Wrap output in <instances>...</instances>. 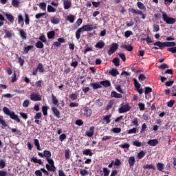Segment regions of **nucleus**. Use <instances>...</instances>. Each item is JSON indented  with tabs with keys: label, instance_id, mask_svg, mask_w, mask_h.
I'll return each mask as SVG.
<instances>
[{
	"label": "nucleus",
	"instance_id": "dca6fc26",
	"mask_svg": "<svg viewBox=\"0 0 176 176\" xmlns=\"http://www.w3.org/2000/svg\"><path fill=\"white\" fill-rule=\"evenodd\" d=\"M120 48L125 49L127 52H133V49H134L131 45H127L124 44L121 45Z\"/></svg>",
	"mask_w": 176,
	"mask_h": 176
},
{
	"label": "nucleus",
	"instance_id": "c85d7f7f",
	"mask_svg": "<svg viewBox=\"0 0 176 176\" xmlns=\"http://www.w3.org/2000/svg\"><path fill=\"white\" fill-rule=\"evenodd\" d=\"M0 124H1L3 129L8 127V124H6V122L3 120V116H0Z\"/></svg>",
	"mask_w": 176,
	"mask_h": 176
},
{
	"label": "nucleus",
	"instance_id": "6e6552de",
	"mask_svg": "<svg viewBox=\"0 0 176 176\" xmlns=\"http://www.w3.org/2000/svg\"><path fill=\"white\" fill-rule=\"evenodd\" d=\"M131 109V107L129 105V103H126L118 109V112L119 113H125V112H129Z\"/></svg>",
	"mask_w": 176,
	"mask_h": 176
},
{
	"label": "nucleus",
	"instance_id": "e433bc0d",
	"mask_svg": "<svg viewBox=\"0 0 176 176\" xmlns=\"http://www.w3.org/2000/svg\"><path fill=\"white\" fill-rule=\"evenodd\" d=\"M109 74L112 76H116L117 75H119V72L116 69H112L109 72Z\"/></svg>",
	"mask_w": 176,
	"mask_h": 176
},
{
	"label": "nucleus",
	"instance_id": "c9c22d12",
	"mask_svg": "<svg viewBox=\"0 0 176 176\" xmlns=\"http://www.w3.org/2000/svg\"><path fill=\"white\" fill-rule=\"evenodd\" d=\"M34 46L32 45H28L27 47H23V54H28V52L32 49Z\"/></svg>",
	"mask_w": 176,
	"mask_h": 176
},
{
	"label": "nucleus",
	"instance_id": "bf43d9fd",
	"mask_svg": "<svg viewBox=\"0 0 176 176\" xmlns=\"http://www.w3.org/2000/svg\"><path fill=\"white\" fill-rule=\"evenodd\" d=\"M174 104H175V100H170L167 102V105L169 108H173V107H174Z\"/></svg>",
	"mask_w": 176,
	"mask_h": 176
},
{
	"label": "nucleus",
	"instance_id": "5fc2aeb1",
	"mask_svg": "<svg viewBox=\"0 0 176 176\" xmlns=\"http://www.w3.org/2000/svg\"><path fill=\"white\" fill-rule=\"evenodd\" d=\"M153 32H158V31H160V27L159 25L154 24L153 25Z\"/></svg>",
	"mask_w": 176,
	"mask_h": 176
},
{
	"label": "nucleus",
	"instance_id": "de8ad7c7",
	"mask_svg": "<svg viewBox=\"0 0 176 176\" xmlns=\"http://www.w3.org/2000/svg\"><path fill=\"white\" fill-rule=\"evenodd\" d=\"M127 134H137V128L133 127L131 129L126 131Z\"/></svg>",
	"mask_w": 176,
	"mask_h": 176
},
{
	"label": "nucleus",
	"instance_id": "a18cd8bd",
	"mask_svg": "<svg viewBox=\"0 0 176 176\" xmlns=\"http://www.w3.org/2000/svg\"><path fill=\"white\" fill-rule=\"evenodd\" d=\"M51 23L52 24H58L60 23V19L57 18V16H53L51 19Z\"/></svg>",
	"mask_w": 176,
	"mask_h": 176
},
{
	"label": "nucleus",
	"instance_id": "1a4fd4ad",
	"mask_svg": "<svg viewBox=\"0 0 176 176\" xmlns=\"http://www.w3.org/2000/svg\"><path fill=\"white\" fill-rule=\"evenodd\" d=\"M81 30L83 32H85V31L90 32L93 31V30H97V26L93 28V25H85L81 27Z\"/></svg>",
	"mask_w": 176,
	"mask_h": 176
},
{
	"label": "nucleus",
	"instance_id": "9b49d317",
	"mask_svg": "<svg viewBox=\"0 0 176 176\" xmlns=\"http://www.w3.org/2000/svg\"><path fill=\"white\" fill-rule=\"evenodd\" d=\"M30 100L32 101H41V100H42V97L36 93H33L30 94Z\"/></svg>",
	"mask_w": 176,
	"mask_h": 176
},
{
	"label": "nucleus",
	"instance_id": "6ab92c4d",
	"mask_svg": "<svg viewBox=\"0 0 176 176\" xmlns=\"http://www.w3.org/2000/svg\"><path fill=\"white\" fill-rule=\"evenodd\" d=\"M52 104H54V105H56V107H58V105H60V102H58V99H57V97H56V96H54V94H52Z\"/></svg>",
	"mask_w": 176,
	"mask_h": 176
},
{
	"label": "nucleus",
	"instance_id": "7c9ffc66",
	"mask_svg": "<svg viewBox=\"0 0 176 176\" xmlns=\"http://www.w3.org/2000/svg\"><path fill=\"white\" fill-rule=\"evenodd\" d=\"M100 85H102L104 87H109L111 86V82L109 80H103L100 82Z\"/></svg>",
	"mask_w": 176,
	"mask_h": 176
},
{
	"label": "nucleus",
	"instance_id": "423d86ee",
	"mask_svg": "<svg viewBox=\"0 0 176 176\" xmlns=\"http://www.w3.org/2000/svg\"><path fill=\"white\" fill-rule=\"evenodd\" d=\"M118 49H119V45L116 43H112L109 50H108V55L111 56V54H113V53H115Z\"/></svg>",
	"mask_w": 176,
	"mask_h": 176
},
{
	"label": "nucleus",
	"instance_id": "9d476101",
	"mask_svg": "<svg viewBox=\"0 0 176 176\" xmlns=\"http://www.w3.org/2000/svg\"><path fill=\"white\" fill-rule=\"evenodd\" d=\"M43 156L45 157L47 162H52V160H53V159L50 158L52 157V152H50V151L45 150L43 151Z\"/></svg>",
	"mask_w": 176,
	"mask_h": 176
},
{
	"label": "nucleus",
	"instance_id": "e2e57ef3",
	"mask_svg": "<svg viewBox=\"0 0 176 176\" xmlns=\"http://www.w3.org/2000/svg\"><path fill=\"white\" fill-rule=\"evenodd\" d=\"M131 35H133V32H131V30H127L124 32L125 38H130Z\"/></svg>",
	"mask_w": 176,
	"mask_h": 176
},
{
	"label": "nucleus",
	"instance_id": "2eb2a0df",
	"mask_svg": "<svg viewBox=\"0 0 176 176\" xmlns=\"http://www.w3.org/2000/svg\"><path fill=\"white\" fill-rule=\"evenodd\" d=\"M83 110H84L85 116H87V117L91 116L92 111L89 107H85L83 108Z\"/></svg>",
	"mask_w": 176,
	"mask_h": 176
},
{
	"label": "nucleus",
	"instance_id": "a19ab883",
	"mask_svg": "<svg viewBox=\"0 0 176 176\" xmlns=\"http://www.w3.org/2000/svg\"><path fill=\"white\" fill-rule=\"evenodd\" d=\"M137 6L138 8L141 10H146V7H145V5H144V3H142V2H138Z\"/></svg>",
	"mask_w": 176,
	"mask_h": 176
},
{
	"label": "nucleus",
	"instance_id": "09e8293b",
	"mask_svg": "<svg viewBox=\"0 0 176 176\" xmlns=\"http://www.w3.org/2000/svg\"><path fill=\"white\" fill-rule=\"evenodd\" d=\"M47 109H49L48 107L43 106V107H42V112H43V115L44 116H47Z\"/></svg>",
	"mask_w": 176,
	"mask_h": 176
},
{
	"label": "nucleus",
	"instance_id": "f3484780",
	"mask_svg": "<svg viewBox=\"0 0 176 176\" xmlns=\"http://www.w3.org/2000/svg\"><path fill=\"white\" fill-rule=\"evenodd\" d=\"M96 128L94 126H91L89 129V131H87L85 134L87 137H93L94 135V129Z\"/></svg>",
	"mask_w": 176,
	"mask_h": 176
},
{
	"label": "nucleus",
	"instance_id": "393cba45",
	"mask_svg": "<svg viewBox=\"0 0 176 176\" xmlns=\"http://www.w3.org/2000/svg\"><path fill=\"white\" fill-rule=\"evenodd\" d=\"M4 33L6 34V35L4 36V38H12V36H13V31L10 30H3Z\"/></svg>",
	"mask_w": 176,
	"mask_h": 176
},
{
	"label": "nucleus",
	"instance_id": "37998d69",
	"mask_svg": "<svg viewBox=\"0 0 176 176\" xmlns=\"http://www.w3.org/2000/svg\"><path fill=\"white\" fill-rule=\"evenodd\" d=\"M112 63H114L116 67H119V65H120V59H119V58H114L112 60Z\"/></svg>",
	"mask_w": 176,
	"mask_h": 176
},
{
	"label": "nucleus",
	"instance_id": "864d4df0",
	"mask_svg": "<svg viewBox=\"0 0 176 176\" xmlns=\"http://www.w3.org/2000/svg\"><path fill=\"white\" fill-rule=\"evenodd\" d=\"M12 5L14 8H19V5H20V2L19 0H12Z\"/></svg>",
	"mask_w": 176,
	"mask_h": 176
},
{
	"label": "nucleus",
	"instance_id": "0e129e2a",
	"mask_svg": "<svg viewBox=\"0 0 176 176\" xmlns=\"http://www.w3.org/2000/svg\"><path fill=\"white\" fill-rule=\"evenodd\" d=\"M39 40H40V42L45 43V42L47 41L46 36H45V34H42L41 36H39Z\"/></svg>",
	"mask_w": 176,
	"mask_h": 176
},
{
	"label": "nucleus",
	"instance_id": "f257e3e1",
	"mask_svg": "<svg viewBox=\"0 0 176 176\" xmlns=\"http://www.w3.org/2000/svg\"><path fill=\"white\" fill-rule=\"evenodd\" d=\"M3 112H4L5 115H7V116H10L13 120H16L17 123H20L21 120L19 118V116H17L14 111H11L9 108L4 107L3 108Z\"/></svg>",
	"mask_w": 176,
	"mask_h": 176
},
{
	"label": "nucleus",
	"instance_id": "0eeeda50",
	"mask_svg": "<svg viewBox=\"0 0 176 176\" xmlns=\"http://www.w3.org/2000/svg\"><path fill=\"white\" fill-rule=\"evenodd\" d=\"M133 82L136 91H138L139 94H142L144 93V89L141 88V84L138 82V80H137L136 78H133Z\"/></svg>",
	"mask_w": 176,
	"mask_h": 176
},
{
	"label": "nucleus",
	"instance_id": "bb28decb",
	"mask_svg": "<svg viewBox=\"0 0 176 176\" xmlns=\"http://www.w3.org/2000/svg\"><path fill=\"white\" fill-rule=\"evenodd\" d=\"M104 46H105V43L102 41H98L95 45V47H97L98 49H102V48H104Z\"/></svg>",
	"mask_w": 176,
	"mask_h": 176
},
{
	"label": "nucleus",
	"instance_id": "4be33fe9",
	"mask_svg": "<svg viewBox=\"0 0 176 176\" xmlns=\"http://www.w3.org/2000/svg\"><path fill=\"white\" fill-rule=\"evenodd\" d=\"M129 164L130 167H133L134 164H135V157L134 156H131L128 160Z\"/></svg>",
	"mask_w": 176,
	"mask_h": 176
},
{
	"label": "nucleus",
	"instance_id": "4d7b16f0",
	"mask_svg": "<svg viewBox=\"0 0 176 176\" xmlns=\"http://www.w3.org/2000/svg\"><path fill=\"white\" fill-rule=\"evenodd\" d=\"M144 156H145V152H144V151H141L138 153L137 157L138 159H142Z\"/></svg>",
	"mask_w": 176,
	"mask_h": 176
},
{
	"label": "nucleus",
	"instance_id": "a878e982",
	"mask_svg": "<svg viewBox=\"0 0 176 176\" xmlns=\"http://www.w3.org/2000/svg\"><path fill=\"white\" fill-rule=\"evenodd\" d=\"M111 118H112L111 114L104 116H103V120H104V122L107 123V124H109V123H111Z\"/></svg>",
	"mask_w": 176,
	"mask_h": 176
},
{
	"label": "nucleus",
	"instance_id": "f03ea898",
	"mask_svg": "<svg viewBox=\"0 0 176 176\" xmlns=\"http://www.w3.org/2000/svg\"><path fill=\"white\" fill-rule=\"evenodd\" d=\"M154 46H158L160 49H163V47H174V46H176V43L174 41L170 42V41H165V42H161V41H156L154 43Z\"/></svg>",
	"mask_w": 176,
	"mask_h": 176
},
{
	"label": "nucleus",
	"instance_id": "69168bd1",
	"mask_svg": "<svg viewBox=\"0 0 176 176\" xmlns=\"http://www.w3.org/2000/svg\"><path fill=\"white\" fill-rule=\"evenodd\" d=\"M103 173L104 176H109V173H111V170H109V169H107V168H103Z\"/></svg>",
	"mask_w": 176,
	"mask_h": 176
},
{
	"label": "nucleus",
	"instance_id": "cd10ccee",
	"mask_svg": "<svg viewBox=\"0 0 176 176\" xmlns=\"http://www.w3.org/2000/svg\"><path fill=\"white\" fill-rule=\"evenodd\" d=\"M31 162H32L33 163H38V164H40V166L43 164V162H42V160L38 159L36 157H33L31 159Z\"/></svg>",
	"mask_w": 176,
	"mask_h": 176
},
{
	"label": "nucleus",
	"instance_id": "ddd939ff",
	"mask_svg": "<svg viewBox=\"0 0 176 176\" xmlns=\"http://www.w3.org/2000/svg\"><path fill=\"white\" fill-rule=\"evenodd\" d=\"M4 16L6 17L7 20H8V21H10V23H11L12 24H13V23H14V16H13V15H12V14L6 12L4 14Z\"/></svg>",
	"mask_w": 176,
	"mask_h": 176
},
{
	"label": "nucleus",
	"instance_id": "4468645a",
	"mask_svg": "<svg viewBox=\"0 0 176 176\" xmlns=\"http://www.w3.org/2000/svg\"><path fill=\"white\" fill-rule=\"evenodd\" d=\"M63 6H64V9L65 10L70 9L71 6H72V2H71L70 0H64Z\"/></svg>",
	"mask_w": 176,
	"mask_h": 176
},
{
	"label": "nucleus",
	"instance_id": "79ce46f5",
	"mask_svg": "<svg viewBox=\"0 0 176 176\" xmlns=\"http://www.w3.org/2000/svg\"><path fill=\"white\" fill-rule=\"evenodd\" d=\"M157 168L159 171H163V170H164V164L160 162L157 163Z\"/></svg>",
	"mask_w": 176,
	"mask_h": 176
},
{
	"label": "nucleus",
	"instance_id": "39448f33",
	"mask_svg": "<svg viewBox=\"0 0 176 176\" xmlns=\"http://www.w3.org/2000/svg\"><path fill=\"white\" fill-rule=\"evenodd\" d=\"M129 10L131 13H133V14H139V16H142L143 20L146 19V14H144L142 10H135L134 8H129Z\"/></svg>",
	"mask_w": 176,
	"mask_h": 176
},
{
	"label": "nucleus",
	"instance_id": "774afa93",
	"mask_svg": "<svg viewBox=\"0 0 176 176\" xmlns=\"http://www.w3.org/2000/svg\"><path fill=\"white\" fill-rule=\"evenodd\" d=\"M168 52H170L171 53H176V47H172L167 49Z\"/></svg>",
	"mask_w": 176,
	"mask_h": 176
},
{
	"label": "nucleus",
	"instance_id": "2f4dec72",
	"mask_svg": "<svg viewBox=\"0 0 176 176\" xmlns=\"http://www.w3.org/2000/svg\"><path fill=\"white\" fill-rule=\"evenodd\" d=\"M66 19H67V21H69V23H71L72 24L73 23L75 22L76 17L73 14H69V15L67 16Z\"/></svg>",
	"mask_w": 176,
	"mask_h": 176
},
{
	"label": "nucleus",
	"instance_id": "052dcab7",
	"mask_svg": "<svg viewBox=\"0 0 176 176\" xmlns=\"http://www.w3.org/2000/svg\"><path fill=\"white\" fill-rule=\"evenodd\" d=\"M149 93H152V88L149 87H146L144 88V94L147 95L149 94Z\"/></svg>",
	"mask_w": 176,
	"mask_h": 176
},
{
	"label": "nucleus",
	"instance_id": "aec40b11",
	"mask_svg": "<svg viewBox=\"0 0 176 176\" xmlns=\"http://www.w3.org/2000/svg\"><path fill=\"white\" fill-rule=\"evenodd\" d=\"M143 168L144 170H153L154 171L156 170V167L154 166L153 164H145L143 166Z\"/></svg>",
	"mask_w": 176,
	"mask_h": 176
},
{
	"label": "nucleus",
	"instance_id": "7ed1b4c3",
	"mask_svg": "<svg viewBox=\"0 0 176 176\" xmlns=\"http://www.w3.org/2000/svg\"><path fill=\"white\" fill-rule=\"evenodd\" d=\"M162 20L166 24H175L176 22L175 18L168 16V15H167L166 13H164V12H162Z\"/></svg>",
	"mask_w": 176,
	"mask_h": 176
},
{
	"label": "nucleus",
	"instance_id": "c756f323",
	"mask_svg": "<svg viewBox=\"0 0 176 176\" xmlns=\"http://www.w3.org/2000/svg\"><path fill=\"white\" fill-rule=\"evenodd\" d=\"M82 153L83 155H85V156H93V152L89 148L83 150Z\"/></svg>",
	"mask_w": 176,
	"mask_h": 176
},
{
	"label": "nucleus",
	"instance_id": "473e14b6",
	"mask_svg": "<svg viewBox=\"0 0 176 176\" xmlns=\"http://www.w3.org/2000/svg\"><path fill=\"white\" fill-rule=\"evenodd\" d=\"M36 68H37V71H38L40 74H43V72H45V68H43V64L38 63Z\"/></svg>",
	"mask_w": 176,
	"mask_h": 176
},
{
	"label": "nucleus",
	"instance_id": "4c0bfd02",
	"mask_svg": "<svg viewBox=\"0 0 176 176\" xmlns=\"http://www.w3.org/2000/svg\"><path fill=\"white\" fill-rule=\"evenodd\" d=\"M69 98L72 101H75V100H78V92H75L74 94H72L69 96Z\"/></svg>",
	"mask_w": 176,
	"mask_h": 176
},
{
	"label": "nucleus",
	"instance_id": "b1692460",
	"mask_svg": "<svg viewBox=\"0 0 176 176\" xmlns=\"http://www.w3.org/2000/svg\"><path fill=\"white\" fill-rule=\"evenodd\" d=\"M19 35L23 41H25L27 39V33H25L24 30L23 29L19 30Z\"/></svg>",
	"mask_w": 176,
	"mask_h": 176
},
{
	"label": "nucleus",
	"instance_id": "6e6d98bb",
	"mask_svg": "<svg viewBox=\"0 0 176 176\" xmlns=\"http://www.w3.org/2000/svg\"><path fill=\"white\" fill-rule=\"evenodd\" d=\"M80 174L82 176H85V175H89V171H87L85 169H80Z\"/></svg>",
	"mask_w": 176,
	"mask_h": 176
},
{
	"label": "nucleus",
	"instance_id": "3c124183",
	"mask_svg": "<svg viewBox=\"0 0 176 176\" xmlns=\"http://www.w3.org/2000/svg\"><path fill=\"white\" fill-rule=\"evenodd\" d=\"M111 131L113 133H115L116 134H119L122 131V129L118 128V127H114L111 129Z\"/></svg>",
	"mask_w": 176,
	"mask_h": 176
},
{
	"label": "nucleus",
	"instance_id": "5701e85b",
	"mask_svg": "<svg viewBox=\"0 0 176 176\" xmlns=\"http://www.w3.org/2000/svg\"><path fill=\"white\" fill-rule=\"evenodd\" d=\"M111 98H122V94H118V92L113 91L111 93Z\"/></svg>",
	"mask_w": 176,
	"mask_h": 176
},
{
	"label": "nucleus",
	"instance_id": "680f3d73",
	"mask_svg": "<svg viewBox=\"0 0 176 176\" xmlns=\"http://www.w3.org/2000/svg\"><path fill=\"white\" fill-rule=\"evenodd\" d=\"M39 7L41 9V10H43V11L46 10V3L45 2L40 3Z\"/></svg>",
	"mask_w": 176,
	"mask_h": 176
},
{
	"label": "nucleus",
	"instance_id": "a211bd4d",
	"mask_svg": "<svg viewBox=\"0 0 176 176\" xmlns=\"http://www.w3.org/2000/svg\"><path fill=\"white\" fill-rule=\"evenodd\" d=\"M147 144L151 146H156L159 144L157 139L150 140Z\"/></svg>",
	"mask_w": 176,
	"mask_h": 176
},
{
	"label": "nucleus",
	"instance_id": "ea45409f",
	"mask_svg": "<svg viewBox=\"0 0 176 176\" xmlns=\"http://www.w3.org/2000/svg\"><path fill=\"white\" fill-rule=\"evenodd\" d=\"M35 46L37 47V49H43L45 45H43L42 41H38L35 43Z\"/></svg>",
	"mask_w": 176,
	"mask_h": 176
},
{
	"label": "nucleus",
	"instance_id": "338daca9",
	"mask_svg": "<svg viewBox=\"0 0 176 176\" xmlns=\"http://www.w3.org/2000/svg\"><path fill=\"white\" fill-rule=\"evenodd\" d=\"M138 107L140 111H145V104L140 102Z\"/></svg>",
	"mask_w": 176,
	"mask_h": 176
},
{
	"label": "nucleus",
	"instance_id": "f8f14e48",
	"mask_svg": "<svg viewBox=\"0 0 176 176\" xmlns=\"http://www.w3.org/2000/svg\"><path fill=\"white\" fill-rule=\"evenodd\" d=\"M51 109L56 118H57L58 119H60V118H61V112L58 111V109H57V107H52Z\"/></svg>",
	"mask_w": 176,
	"mask_h": 176
},
{
	"label": "nucleus",
	"instance_id": "f704fd0d",
	"mask_svg": "<svg viewBox=\"0 0 176 176\" xmlns=\"http://www.w3.org/2000/svg\"><path fill=\"white\" fill-rule=\"evenodd\" d=\"M83 32V30L80 28L76 32V38L77 41H79L80 39V34Z\"/></svg>",
	"mask_w": 176,
	"mask_h": 176
},
{
	"label": "nucleus",
	"instance_id": "20e7f679",
	"mask_svg": "<svg viewBox=\"0 0 176 176\" xmlns=\"http://www.w3.org/2000/svg\"><path fill=\"white\" fill-rule=\"evenodd\" d=\"M45 167L47 171H52V173H56V170H57V168L54 166V161L53 160L50 161L48 164H46Z\"/></svg>",
	"mask_w": 176,
	"mask_h": 176
},
{
	"label": "nucleus",
	"instance_id": "603ef678",
	"mask_svg": "<svg viewBox=\"0 0 176 176\" xmlns=\"http://www.w3.org/2000/svg\"><path fill=\"white\" fill-rule=\"evenodd\" d=\"M25 25L30 24V16L27 13H25Z\"/></svg>",
	"mask_w": 176,
	"mask_h": 176
},
{
	"label": "nucleus",
	"instance_id": "c03bdc74",
	"mask_svg": "<svg viewBox=\"0 0 176 176\" xmlns=\"http://www.w3.org/2000/svg\"><path fill=\"white\" fill-rule=\"evenodd\" d=\"M34 145L37 148V151H42V148H41V144H39V140L38 139L34 140Z\"/></svg>",
	"mask_w": 176,
	"mask_h": 176
},
{
	"label": "nucleus",
	"instance_id": "49530a36",
	"mask_svg": "<svg viewBox=\"0 0 176 176\" xmlns=\"http://www.w3.org/2000/svg\"><path fill=\"white\" fill-rule=\"evenodd\" d=\"M113 104H115V101L110 100L106 107V111H109V109H111V108H112L113 106Z\"/></svg>",
	"mask_w": 176,
	"mask_h": 176
},
{
	"label": "nucleus",
	"instance_id": "13d9d810",
	"mask_svg": "<svg viewBox=\"0 0 176 176\" xmlns=\"http://www.w3.org/2000/svg\"><path fill=\"white\" fill-rule=\"evenodd\" d=\"M96 105H97V107H102V105H104V102H102V100L101 99L96 100Z\"/></svg>",
	"mask_w": 176,
	"mask_h": 176
},
{
	"label": "nucleus",
	"instance_id": "412c9836",
	"mask_svg": "<svg viewBox=\"0 0 176 176\" xmlns=\"http://www.w3.org/2000/svg\"><path fill=\"white\" fill-rule=\"evenodd\" d=\"M90 86L93 87L94 90H97V89H102V86L100 82H94V83H91Z\"/></svg>",
	"mask_w": 176,
	"mask_h": 176
},
{
	"label": "nucleus",
	"instance_id": "8fccbe9b",
	"mask_svg": "<svg viewBox=\"0 0 176 176\" xmlns=\"http://www.w3.org/2000/svg\"><path fill=\"white\" fill-rule=\"evenodd\" d=\"M56 8H54L53 6L48 5L47 6V12H49V13H54V12H56Z\"/></svg>",
	"mask_w": 176,
	"mask_h": 176
},
{
	"label": "nucleus",
	"instance_id": "58836bf2",
	"mask_svg": "<svg viewBox=\"0 0 176 176\" xmlns=\"http://www.w3.org/2000/svg\"><path fill=\"white\" fill-rule=\"evenodd\" d=\"M47 35L48 39H53V38H54V36H56V32L54 31L48 32Z\"/></svg>",
	"mask_w": 176,
	"mask_h": 176
},
{
	"label": "nucleus",
	"instance_id": "72a5a7b5",
	"mask_svg": "<svg viewBox=\"0 0 176 176\" xmlns=\"http://www.w3.org/2000/svg\"><path fill=\"white\" fill-rule=\"evenodd\" d=\"M65 157L66 160H68L71 157V150L69 148L65 150Z\"/></svg>",
	"mask_w": 176,
	"mask_h": 176
}]
</instances>
